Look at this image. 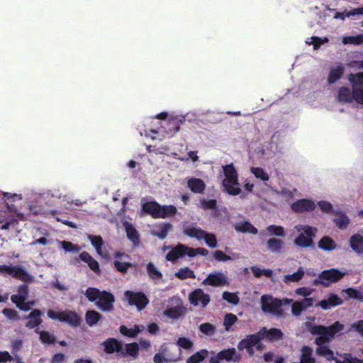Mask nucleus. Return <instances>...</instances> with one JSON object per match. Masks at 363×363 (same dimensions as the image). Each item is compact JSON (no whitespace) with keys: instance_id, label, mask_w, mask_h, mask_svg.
Instances as JSON below:
<instances>
[{"instance_id":"1","label":"nucleus","mask_w":363,"mask_h":363,"mask_svg":"<svg viewBox=\"0 0 363 363\" xmlns=\"http://www.w3.org/2000/svg\"><path fill=\"white\" fill-rule=\"evenodd\" d=\"M344 328V325L339 321H335L329 326L308 324V328L310 333L313 335H318L315 339V343L318 345L315 350L316 354L320 357H324L329 361L334 359L333 350L325 345L329 343L333 337L342 331Z\"/></svg>"},{"instance_id":"8","label":"nucleus","mask_w":363,"mask_h":363,"mask_svg":"<svg viewBox=\"0 0 363 363\" xmlns=\"http://www.w3.org/2000/svg\"><path fill=\"white\" fill-rule=\"evenodd\" d=\"M124 296L128 304L135 306L139 311L144 310L150 302L147 296L142 291L135 292L128 290L124 292Z\"/></svg>"},{"instance_id":"30","label":"nucleus","mask_w":363,"mask_h":363,"mask_svg":"<svg viewBox=\"0 0 363 363\" xmlns=\"http://www.w3.org/2000/svg\"><path fill=\"white\" fill-rule=\"evenodd\" d=\"M177 212L176 206L174 205H160V209L157 213V218H167L174 216Z\"/></svg>"},{"instance_id":"62","label":"nucleus","mask_w":363,"mask_h":363,"mask_svg":"<svg viewBox=\"0 0 363 363\" xmlns=\"http://www.w3.org/2000/svg\"><path fill=\"white\" fill-rule=\"evenodd\" d=\"M335 362L336 363H363V360L352 357L351 354H345L342 361L336 359Z\"/></svg>"},{"instance_id":"16","label":"nucleus","mask_w":363,"mask_h":363,"mask_svg":"<svg viewBox=\"0 0 363 363\" xmlns=\"http://www.w3.org/2000/svg\"><path fill=\"white\" fill-rule=\"evenodd\" d=\"M102 345L104 346V352L106 354L122 352L123 344L116 338L109 337L106 339Z\"/></svg>"},{"instance_id":"50","label":"nucleus","mask_w":363,"mask_h":363,"mask_svg":"<svg viewBox=\"0 0 363 363\" xmlns=\"http://www.w3.org/2000/svg\"><path fill=\"white\" fill-rule=\"evenodd\" d=\"M113 265L116 269L123 274H125L128 269L133 267V264L130 262H123L118 260L113 262Z\"/></svg>"},{"instance_id":"32","label":"nucleus","mask_w":363,"mask_h":363,"mask_svg":"<svg viewBox=\"0 0 363 363\" xmlns=\"http://www.w3.org/2000/svg\"><path fill=\"white\" fill-rule=\"evenodd\" d=\"M234 228L237 232L249 233L252 235L258 233V230L248 221L240 222L236 224Z\"/></svg>"},{"instance_id":"13","label":"nucleus","mask_w":363,"mask_h":363,"mask_svg":"<svg viewBox=\"0 0 363 363\" xmlns=\"http://www.w3.org/2000/svg\"><path fill=\"white\" fill-rule=\"evenodd\" d=\"M315 207L316 205L313 201L306 199H298L291 205V210L296 213L312 211Z\"/></svg>"},{"instance_id":"59","label":"nucleus","mask_w":363,"mask_h":363,"mask_svg":"<svg viewBox=\"0 0 363 363\" xmlns=\"http://www.w3.org/2000/svg\"><path fill=\"white\" fill-rule=\"evenodd\" d=\"M318 205L319 208H320V210L323 213H333V212H334L333 210V205L328 201H320L318 203Z\"/></svg>"},{"instance_id":"15","label":"nucleus","mask_w":363,"mask_h":363,"mask_svg":"<svg viewBox=\"0 0 363 363\" xmlns=\"http://www.w3.org/2000/svg\"><path fill=\"white\" fill-rule=\"evenodd\" d=\"M9 274L24 282H31L33 279V276L21 266H10Z\"/></svg>"},{"instance_id":"40","label":"nucleus","mask_w":363,"mask_h":363,"mask_svg":"<svg viewBox=\"0 0 363 363\" xmlns=\"http://www.w3.org/2000/svg\"><path fill=\"white\" fill-rule=\"evenodd\" d=\"M147 273L150 278L154 280H159L162 278V274L160 272L152 262H148L146 266Z\"/></svg>"},{"instance_id":"36","label":"nucleus","mask_w":363,"mask_h":363,"mask_svg":"<svg viewBox=\"0 0 363 363\" xmlns=\"http://www.w3.org/2000/svg\"><path fill=\"white\" fill-rule=\"evenodd\" d=\"M183 244H178L176 247H173L166 255V259L168 261L174 262L177 259L184 256Z\"/></svg>"},{"instance_id":"55","label":"nucleus","mask_w":363,"mask_h":363,"mask_svg":"<svg viewBox=\"0 0 363 363\" xmlns=\"http://www.w3.org/2000/svg\"><path fill=\"white\" fill-rule=\"evenodd\" d=\"M60 244L62 249L67 252H79L80 250V247L78 245H74L72 242L69 241L64 240L60 242Z\"/></svg>"},{"instance_id":"17","label":"nucleus","mask_w":363,"mask_h":363,"mask_svg":"<svg viewBox=\"0 0 363 363\" xmlns=\"http://www.w3.org/2000/svg\"><path fill=\"white\" fill-rule=\"evenodd\" d=\"M259 333L263 335V339L266 338L270 342L280 340L284 337L282 331L278 328L268 330L266 327H263L259 330Z\"/></svg>"},{"instance_id":"60","label":"nucleus","mask_w":363,"mask_h":363,"mask_svg":"<svg viewBox=\"0 0 363 363\" xmlns=\"http://www.w3.org/2000/svg\"><path fill=\"white\" fill-rule=\"evenodd\" d=\"M177 345L185 350H189L193 347V342L189 339L184 337L178 339Z\"/></svg>"},{"instance_id":"4","label":"nucleus","mask_w":363,"mask_h":363,"mask_svg":"<svg viewBox=\"0 0 363 363\" xmlns=\"http://www.w3.org/2000/svg\"><path fill=\"white\" fill-rule=\"evenodd\" d=\"M48 316L49 318L55 320H59L62 323H66L73 328H78L82 323V317L73 311H64L55 312L53 310L48 311Z\"/></svg>"},{"instance_id":"18","label":"nucleus","mask_w":363,"mask_h":363,"mask_svg":"<svg viewBox=\"0 0 363 363\" xmlns=\"http://www.w3.org/2000/svg\"><path fill=\"white\" fill-rule=\"evenodd\" d=\"M204 285L220 286L226 284L225 276L221 273H211L208 275L203 282Z\"/></svg>"},{"instance_id":"63","label":"nucleus","mask_w":363,"mask_h":363,"mask_svg":"<svg viewBox=\"0 0 363 363\" xmlns=\"http://www.w3.org/2000/svg\"><path fill=\"white\" fill-rule=\"evenodd\" d=\"M214 258L218 262H226L232 259V257L228 255H225L221 250H216L213 254Z\"/></svg>"},{"instance_id":"6","label":"nucleus","mask_w":363,"mask_h":363,"mask_svg":"<svg viewBox=\"0 0 363 363\" xmlns=\"http://www.w3.org/2000/svg\"><path fill=\"white\" fill-rule=\"evenodd\" d=\"M282 305L283 301L281 299L274 298L271 295H263L261 297V308L264 313L281 317L284 313V311L281 308Z\"/></svg>"},{"instance_id":"14","label":"nucleus","mask_w":363,"mask_h":363,"mask_svg":"<svg viewBox=\"0 0 363 363\" xmlns=\"http://www.w3.org/2000/svg\"><path fill=\"white\" fill-rule=\"evenodd\" d=\"M342 303V299L337 294H330L326 298L321 300L315 304V306L320 307L323 310H329Z\"/></svg>"},{"instance_id":"51","label":"nucleus","mask_w":363,"mask_h":363,"mask_svg":"<svg viewBox=\"0 0 363 363\" xmlns=\"http://www.w3.org/2000/svg\"><path fill=\"white\" fill-rule=\"evenodd\" d=\"M203 239L205 240L206 244L211 248L217 247V239L214 234L207 233L205 231Z\"/></svg>"},{"instance_id":"29","label":"nucleus","mask_w":363,"mask_h":363,"mask_svg":"<svg viewBox=\"0 0 363 363\" xmlns=\"http://www.w3.org/2000/svg\"><path fill=\"white\" fill-rule=\"evenodd\" d=\"M284 242L279 238H269L267 242V249L273 253H281L283 251Z\"/></svg>"},{"instance_id":"42","label":"nucleus","mask_w":363,"mask_h":363,"mask_svg":"<svg viewBox=\"0 0 363 363\" xmlns=\"http://www.w3.org/2000/svg\"><path fill=\"white\" fill-rule=\"evenodd\" d=\"M315 359L312 357V350L308 346H304L301 349L300 363H314Z\"/></svg>"},{"instance_id":"21","label":"nucleus","mask_w":363,"mask_h":363,"mask_svg":"<svg viewBox=\"0 0 363 363\" xmlns=\"http://www.w3.org/2000/svg\"><path fill=\"white\" fill-rule=\"evenodd\" d=\"M187 186L194 194H203L206 189L205 182L199 178H190L187 182Z\"/></svg>"},{"instance_id":"9","label":"nucleus","mask_w":363,"mask_h":363,"mask_svg":"<svg viewBox=\"0 0 363 363\" xmlns=\"http://www.w3.org/2000/svg\"><path fill=\"white\" fill-rule=\"evenodd\" d=\"M263 340V335L259 332L255 334L248 335L245 338L242 339L238 345L239 350L246 349L247 353L250 355H252L255 353L253 347L257 346V350L261 349L260 341Z\"/></svg>"},{"instance_id":"25","label":"nucleus","mask_w":363,"mask_h":363,"mask_svg":"<svg viewBox=\"0 0 363 363\" xmlns=\"http://www.w3.org/2000/svg\"><path fill=\"white\" fill-rule=\"evenodd\" d=\"M184 121L185 120L184 118L172 117L168 121L167 123V127L165 128L166 133L168 135H173L179 130L181 124H182Z\"/></svg>"},{"instance_id":"33","label":"nucleus","mask_w":363,"mask_h":363,"mask_svg":"<svg viewBox=\"0 0 363 363\" xmlns=\"http://www.w3.org/2000/svg\"><path fill=\"white\" fill-rule=\"evenodd\" d=\"M209 353L214 354V352H208L206 349L201 350L196 352L195 354L190 356L187 359L186 363H200L207 357Z\"/></svg>"},{"instance_id":"56","label":"nucleus","mask_w":363,"mask_h":363,"mask_svg":"<svg viewBox=\"0 0 363 363\" xmlns=\"http://www.w3.org/2000/svg\"><path fill=\"white\" fill-rule=\"evenodd\" d=\"M223 298L233 305H237L239 301V297L234 293L225 291L223 293Z\"/></svg>"},{"instance_id":"2","label":"nucleus","mask_w":363,"mask_h":363,"mask_svg":"<svg viewBox=\"0 0 363 363\" xmlns=\"http://www.w3.org/2000/svg\"><path fill=\"white\" fill-rule=\"evenodd\" d=\"M85 296L90 302H94L96 306L103 312H112L114 310L116 299L111 292L89 287L85 291Z\"/></svg>"},{"instance_id":"64","label":"nucleus","mask_w":363,"mask_h":363,"mask_svg":"<svg viewBox=\"0 0 363 363\" xmlns=\"http://www.w3.org/2000/svg\"><path fill=\"white\" fill-rule=\"evenodd\" d=\"M2 313L9 320H16L18 318L17 312L12 308H6L2 310Z\"/></svg>"},{"instance_id":"54","label":"nucleus","mask_w":363,"mask_h":363,"mask_svg":"<svg viewBox=\"0 0 363 363\" xmlns=\"http://www.w3.org/2000/svg\"><path fill=\"white\" fill-rule=\"evenodd\" d=\"M199 330L202 333L211 336L215 333L216 327L210 323H205L200 325Z\"/></svg>"},{"instance_id":"44","label":"nucleus","mask_w":363,"mask_h":363,"mask_svg":"<svg viewBox=\"0 0 363 363\" xmlns=\"http://www.w3.org/2000/svg\"><path fill=\"white\" fill-rule=\"evenodd\" d=\"M269 235L284 237L286 235L284 228L281 225H271L267 228Z\"/></svg>"},{"instance_id":"46","label":"nucleus","mask_w":363,"mask_h":363,"mask_svg":"<svg viewBox=\"0 0 363 363\" xmlns=\"http://www.w3.org/2000/svg\"><path fill=\"white\" fill-rule=\"evenodd\" d=\"M251 172L257 179L267 182L269 179V174L262 167H251Z\"/></svg>"},{"instance_id":"27","label":"nucleus","mask_w":363,"mask_h":363,"mask_svg":"<svg viewBox=\"0 0 363 363\" xmlns=\"http://www.w3.org/2000/svg\"><path fill=\"white\" fill-rule=\"evenodd\" d=\"M183 232L188 237L196 238L198 240H202L205 233V230L194 225L184 227Z\"/></svg>"},{"instance_id":"31","label":"nucleus","mask_w":363,"mask_h":363,"mask_svg":"<svg viewBox=\"0 0 363 363\" xmlns=\"http://www.w3.org/2000/svg\"><path fill=\"white\" fill-rule=\"evenodd\" d=\"M143 211L150 215L153 218H157V213L160 209V204L156 201H147L143 204Z\"/></svg>"},{"instance_id":"26","label":"nucleus","mask_w":363,"mask_h":363,"mask_svg":"<svg viewBox=\"0 0 363 363\" xmlns=\"http://www.w3.org/2000/svg\"><path fill=\"white\" fill-rule=\"evenodd\" d=\"M335 217L333 218V222L336 226L341 230H345L350 224V220L348 216L343 212L335 211L333 212Z\"/></svg>"},{"instance_id":"24","label":"nucleus","mask_w":363,"mask_h":363,"mask_svg":"<svg viewBox=\"0 0 363 363\" xmlns=\"http://www.w3.org/2000/svg\"><path fill=\"white\" fill-rule=\"evenodd\" d=\"M79 258L83 262L87 263L88 266L93 272L97 274H101L99 262L94 259L87 252L84 251L81 252L79 255Z\"/></svg>"},{"instance_id":"35","label":"nucleus","mask_w":363,"mask_h":363,"mask_svg":"<svg viewBox=\"0 0 363 363\" xmlns=\"http://www.w3.org/2000/svg\"><path fill=\"white\" fill-rule=\"evenodd\" d=\"M101 318V314L94 310H88L85 313L86 323L91 327L95 325Z\"/></svg>"},{"instance_id":"34","label":"nucleus","mask_w":363,"mask_h":363,"mask_svg":"<svg viewBox=\"0 0 363 363\" xmlns=\"http://www.w3.org/2000/svg\"><path fill=\"white\" fill-rule=\"evenodd\" d=\"M318 246L325 251H331L336 248L337 245L330 237L324 236L318 241Z\"/></svg>"},{"instance_id":"48","label":"nucleus","mask_w":363,"mask_h":363,"mask_svg":"<svg viewBox=\"0 0 363 363\" xmlns=\"http://www.w3.org/2000/svg\"><path fill=\"white\" fill-rule=\"evenodd\" d=\"M238 321V318L235 314L228 313L225 315L223 325L226 331L230 330V327Z\"/></svg>"},{"instance_id":"58","label":"nucleus","mask_w":363,"mask_h":363,"mask_svg":"<svg viewBox=\"0 0 363 363\" xmlns=\"http://www.w3.org/2000/svg\"><path fill=\"white\" fill-rule=\"evenodd\" d=\"M345 292L351 298L363 301V294L355 289L349 288L345 289Z\"/></svg>"},{"instance_id":"37","label":"nucleus","mask_w":363,"mask_h":363,"mask_svg":"<svg viewBox=\"0 0 363 363\" xmlns=\"http://www.w3.org/2000/svg\"><path fill=\"white\" fill-rule=\"evenodd\" d=\"M184 307L182 306H177L164 310V315L173 320H177L184 314Z\"/></svg>"},{"instance_id":"20","label":"nucleus","mask_w":363,"mask_h":363,"mask_svg":"<svg viewBox=\"0 0 363 363\" xmlns=\"http://www.w3.org/2000/svg\"><path fill=\"white\" fill-rule=\"evenodd\" d=\"M350 246L352 250L357 255H363V236L355 233L352 235L350 240Z\"/></svg>"},{"instance_id":"53","label":"nucleus","mask_w":363,"mask_h":363,"mask_svg":"<svg viewBox=\"0 0 363 363\" xmlns=\"http://www.w3.org/2000/svg\"><path fill=\"white\" fill-rule=\"evenodd\" d=\"M172 225L170 223H163L157 232L155 233L160 239H164L168 234L169 230L172 228Z\"/></svg>"},{"instance_id":"10","label":"nucleus","mask_w":363,"mask_h":363,"mask_svg":"<svg viewBox=\"0 0 363 363\" xmlns=\"http://www.w3.org/2000/svg\"><path fill=\"white\" fill-rule=\"evenodd\" d=\"M189 303L194 306H201L205 308L210 303L211 298L207 294H205L203 289H196L189 295Z\"/></svg>"},{"instance_id":"41","label":"nucleus","mask_w":363,"mask_h":363,"mask_svg":"<svg viewBox=\"0 0 363 363\" xmlns=\"http://www.w3.org/2000/svg\"><path fill=\"white\" fill-rule=\"evenodd\" d=\"M304 275L303 269L300 267L298 270L292 274H286L284 277V282H298L299 281Z\"/></svg>"},{"instance_id":"22","label":"nucleus","mask_w":363,"mask_h":363,"mask_svg":"<svg viewBox=\"0 0 363 363\" xmlns=\"http://www.w3.org/2000/svg\"><path fill=\"white\" fill-rule=\"evenodd\" d=\"M29 289L26 284H21L18 286V294L12 295L11 297V301L18 305V303H23L28 296Z\"/></svg>"},{"instance_id":"49","label":"nucleus","mask_w":363,"mask_h":363,"mask_svg":"<svg viewBox=\"0 0 363 363\" xmlns=\"http://www.w3.org/2000/svg\"><path fill=\"white\" fill-rule=\"evenodd\" d=\"M344 44L361 45L363 43V35L356 36H347L342 39Z\"/></svg>"},{"instance_id":"39","label":"nucleus","mask_w":363,"mask_h":363,"mask_svg":"<svg viewBox=\"0 0 363 363\" xmlns=\"http://www.w3.org/2000/svg\"><path fill=\"white\" fill-rule=\"evenodd\" d=\"M123 356H130L136 359L139 354V345L137 342H132L125 345V351L121 352Z\"/></svg>"},{"instance_id":"43","label":"nucleus","mask_w":363,"mask_h":363,"mask_svg":"<svg viewBox=\"0 0 363 363\" xmlns=\"http://www.w3.org/2000/svg\"><path fill=\"white\" fill-rule=\"evenodd\" d=\"M119 331L124 336L128 337H135L138 335V334L140 332L138 326L137 325H134V328H128L125 325H121L119 328Z\"/></svg>"},{"instance_id":"47","label":"nucleus","mask_w":363,"mask_h":363,"mask_svg":"<svg viewBox=\"0 0 363 363\" xmlns=\"http://www.w3.org/2000/svg\"><path fill=\"white\" fill-rule=\"evenodd\" d=\"M40 340L45 344H54L56 342L55 335L50 334L49 332L43 330L39 333Z\"/></svg>"},{"instance_id":"11","label":"nucleus","mask_w":363,"mask_h":363,"mask_svg":"<svg viewBox=\"0 0 363 363\" xmlns=\"http://www.w3.org/2000/svg\"><path fill=\"white\" fill-rule=\"evenodd\" d=\"M347 79L352 89V102L355 101L359 105L363 106V84L359 82L353 73L348 74Z\"/></svg>"},{"instance_id":"19","label":"nucleus","mask_w":363,"mask_h":363,"mask_svg":"<svg viewBox=\"0 0 363 363\" xmlns=\"http://www.w3.org/2000/svg\"><path fill=\"white\" fill-rule=\"evenodd\" d=\"M124 227L128 239L134 246H138L140 244V235L138 230L132 223L128 222L124 223Z\"/></svg>"},{"instance_id":"12","label":"nucleus","mask_w":363,"mask_h":363,"mask_svg":"<svg viewBox=\"0 0 363 363\" xmlns=\"http://www.w3.org/2000/svg\"><path fill=\"white\" fill-rule=\"evenodd\" d=\"M234 357H237V352L234 347L223 350L220 351L216 355L212 356L209 359V363H220L221 361L226 362L235 361Z\"/></svg>"},{"instance_id":"57","label":"nucleus","mask_w":363,"mask_h":363,"mask_svg":"<svg viewBox=\"0 0 363 363\" xmlns=\"http://www.w3.org/2000/svg\"><path fill=\"white\" fill-rule=\"evenodd\" d=\"M200 202L203 209L216 210L217 208V201L216 199L206 200L203 199H201Z\"/></svg>"},{"instance_id":"45","label":"nucleus","mask_w":363,"mask_h":363,"mask_svg":"<svg viewBox=\"0 0 363 363\" xmlns=\"http://www.w3.org/2000/svg\"><path fill=\"white\" fill-rule=\"evenodd\" d=\"M175 276L182 280L186 279L187 278H195V274L193 270L190 269L188 267H184L180 269L176 274Z\"/></svg>"},{"instance_id":"52","label":"nucleus","mask_w":363,"mask_h":363,"mask_svg":"<svg viewBox=\"0 0 363 363\" xmlns=\"http://www.w3.org/2000/svg\"><path fill=\"white\" fill-rule=\"evenodd\" d=\"M89 239L96 252L99 253L104 244L102 238L100 235H89Z\"/></svg>"},{"instance_id":"23","label":"nucleus","mask_w":363,"mask_h":363,"mask_svg":"<svg viewBox=\"0 0 363 363\" xmlns=\"http://www.w3.org/2000/svg\"><path fill=\"white\" fill-rule=\"evenodd\" d=\"M42 312L39 309L33 310L28 316V320L26 323V326L28 328L33 329L40 325L42 323Z\"/></svg>"},{"instance_id":"5","label":"nucleus","mask_w":363,"mask_h":363,"mask_svg":"<svg viewBox=\"0 0 363 363\" xmlns=\"http://www.w3.org/2000/svg\"><path fill=\"white\" fill-rule=\"evenodd\" d=\"M345 275V272L336 268L325 269L319 274L318 278L313 280V284L315 286L323 285L325 287H328L330 284L337 283L341 280Z\"/></svg>"},{"instance_id":"7","label":"nucleus","mask_w":363,"mask_h":363,"mask_svg":"<svg viewBox=\"0 0 363 363\" xmlns=\"http://www.w3.org/2000/svg\"><path fill=\"white\" fill-rule=\"evenodd\" d=\"M296 229L298 232L303 231L294 240V244L301 247H308L313 244V238L317 233V228L310 225H297Z\"/></svg>"},{"instance_id":"38","label":"nucleus","mask_w":363,"mask_h":363,"mask_svg":"<svg viewBox=\"0 0 363 363\" xmlns=\"http://www.w3.org/2000/svg\"><path fill=\"white\" fill-rule=\"evenodd\" d=\"M344 73V68L342 66H337L336 68H333L330 69L328 77V82L330 84L335 83L337 80H339Z\"/></svg>"},{"instance_id":"61","label":"nucleus","mask_w":363,"mask_h":363,"mask_svg":"<svg viewBox=\"0 0 363 363\" xmlns=\"http://www.w3.org/2000/svg\"><path fill=\"white\" fill-rule=\"evenodd\" d=\"M304 310L299 301H295L291 306V312L295 316H299Z\"/></svg>"},{"instance_id":"28","label":"nucleus","mask_w":363,"mask_h":363,"mask_svg":"<svg viewBox=\"0 0 363 363\" xmlns=\"http://www.w3.org/2000/svg\"><path fill=\"white\" fill-rule=\"evenodd\" d=\"M353 93L352 88L342 86L338 90L337 100L342 104L352 103Z\"/></svg>"},{"instance_id":"3","label":"nucleus","mask_w":363,"mask_h":363,"mask_svg":"<svg viewBox=\"0 0 363 363\" xmlns=\"http://www.w3.org/2000/svg\"><path fill=\"white\" fill-rule=\"evenodd\" d=\"M225 179L223 181V186L225 191L230 195L236 196L241 192L238 182V174L233 164L223 166Z\"/></svg>"}]
</instances>
